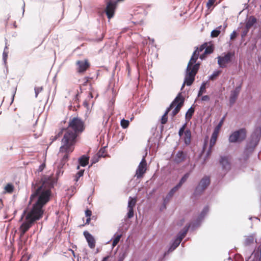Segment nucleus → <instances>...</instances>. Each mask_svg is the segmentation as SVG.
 <instances>
[{
    "instance_id": "62",
    "label": "nucleus",
    "mask_w": 261,
    "mask_h": 261,
    "mask_svg": "<svg viewBox=\"0 0 261 261\" xmlns=\"http://www.w3.org/2000/svg\"><path fill=\"white\" fill-rule=\"evenodd\" d=\"M206 146H207V142H206V141H204V143L203 144V147H202V151H204V150L205 149Z\"/></svg>"
},
{
    "instance_id": "46",
    "label": "nucleus",
    "mask_w": 261,
    "mask_h": 261,
    "mask_svg": "<svg viewBox=\"0 0 261 261\" xmlns=\"http://www.w3.org/2000/svg\"><path fill=\"white\" fill-rule=\"evenodd\" d=\"M134 208H128V212L127 213V217L128 219H130L134 217Z\"/></svg>"
},
{
    "instance_id": "51",
    "label": "nucleus",
    "mask_w": 261,
    "mask_h": 261,
    "mask_svg": "<svg viewBox=\"0 0 261 261\" xmlns=\"http://www.w3.org/2000/svg\"><path fill=\"white\" fill-rule=\"evenodd\" d=\"M216 0H208L206 4V6L208 9H210L214 4Z\"/></svg>"
},
{
    "instance_id": "26",
    "label": "nucleus",
    "mask_w": 261,
    "mask_h": 261,
    "mask_svg": "<svg viewBox=\"0 0 261 261\" xmlns=\"http://www.w3.org/2000/svg\"><path fill=\"white\" fill-rule=\"evenodd\" d=\"M195 110L192 107L188 109L185 115V118L188 121L190 120L193 115Z\"/></svg>"
},
{
    "instance_id": "18",
    "label": "nucleus",
    "mask_w": 261,
    "mask_h": 261,
    "mask_svg": "<svg viewBox=\"0 0 261 261\" xmlns=\"http://www.w3.org/2000/svg\"><path fill=\"white\" fill-rule=\"evenodd\" d=\"M256 22L257 19L253 16H250L246 19L245 28L250 30Z\"/></svg>"
},
{
    "instance_id": "23",
    "label": "nucleus",
    "mask_w": 261,
    "mask_h": 261,
    "mask_svg": "<svg viewBox=\"0 0 261 261\" xmlns=\"http://www.w3.org/2000/svg\"><path fill=\"white\" fill-rule=\"evenodd\" d=\"M146 171V167L144 166L139 165L136 170L135 176L137 178H141Z\"/></svg>"
},
{
    "instance_id": "20",
    "label": "nucleus",
    "mask_w": 261,
    "mask_h": 261,
    "mask_svg": "<svg viewBox=\"0 0 261 261\" xmlns=\"http://www.w3.org/2000/svg\"><path fill=\"white\" fill-rule=\"evenodd\" d=\"M190 226H185L182 230H180L175 238L178 239V240L182 241V239L185 237L188 231V229L190 228Z\"/></svg>"
},
{
    "instance_id": "27",
    "label": "nucleus",
    "mask_w": 261,
    "mask_h": 261,
    "mask_svg": "<svg viewBox=\"0 0 261 261\" xmlns=\"http://www.w3.org/2000/svg\"><path fill=\"white\" fill-rule=\"evenodd\" d=\"M222 28V26L220 25L217 27L216 29L213 30L211 33V36L212 38H215L219 36L221 33V29Z\"/></svg>"
},
{
    "instance_id": "64",
    "label": "nucleus",
    "mask_w": 261,
    "mask_h": 261,
    "mask_svg": "<svg viewBox=\"0 0 261 261\" xmlns=\"http://www.w3.org/2000/svg\"><path fill=\"white\" fill-rule=\"evenodd\" d=\"M110 256L109 255H107L102 259L101 261H107L108 259L109 258Z\"/></svg>"
},
{
    "instance_id": "1",
    "label": "nucleus",
    "mask_w": 261,
    "mask_h": 261,
    "mask_svg": "<svg viewBox=\"0 0 261 261\" xmlns=\"http://www.w3.org/2000/svg\"><path fill=\"white\" fill-rule=\"evenodd\" d=\"M45 184L34 189L30 196L29 203L35 201L32 210L25 216V221L19 227L20 238H21L32 224L39 220L43 214V207L50 200L49 189H44Z\"/></svg>"
},
{
    "instance_id": "59",
    "label": "nucleus",
    "mask_w": 261,
    "mask_h": 261,
    "mask_svg": "<svg viewBox=\"0 0 261 261\" xmlns=\"http://www.w3.org/2000/svg\"><path fill=\"white\" fill-rule=\"evenodd\" d=\"M92 215V212L91 210H89V209H87L86 211H85V215L86 217H90V216H91Z\"/></svg>"
},
{
    "instance_id": "33",
    "label": "nucleus",
    "mask_w": 261,
    "mask_h": 261,
    "mask_svg": "<svg viewBox=\"0 0 261 261\" xmlns=\"http://www.w3.org/2000/svg\"><path fill=\"white\" fill-rule=\"evenodd\" d=\"M208 206H205L200 214L198 216V218L201 219L202 220H203L205 216L207 214V213L208 212Z\"/></svg>"
},
{
    "instance_id": "30",
    "label": "nucleus",
    "mask_w": 261,
    "mask_h": 261,
    "mask_svg": "<svg viewBox=\"0 0 261 261\" xmlns=\"http://www.w3.org/2000/svg\"><path fill=\"white\" fill-rule=\"evenodd\" d=\"M179 95L176 96V97L175 98V99L173 100V101L170 104L169 107L166 109L164 114H166L167 115H168V114L169 112L170 111V110L171 109H172L175 106V105L178 102V99L179 98Z\"/></svg>"
},
{
    "instance_id": "45",
    "label": "nucleus",
    "mask_w": 261,
    "mask_h": 261,
    "mask_svg": "<svg viewBox=\"0 0 261 261\" xmlns=\"http://www.w3.org/2000/svg\"><path fill=\"white\" fill-rule=\"evenodd\" d=\"M5 190L9 193H11L14 190V187L11 184H8L5 187Z\"/></svg>"
},
{
    "instance_id": "4",
    "label": "nucleus",
    "mask_w": 261,
    "mask_h": 261,
    "mask_svg": "<svg viewBox=\"0 0 261 261\" xmlns=\"http://www.w3.org/2000/svg\"><path fill=\"white\" fill-rule=\"evenodd\" d=\"M260 138L261 126H256L247 141L243 153L245 160H247L253 152L255 148L258 145Z\"/></svg>"
},
{
    "instance_id": "42",
    "label": "nucleus",
    "mask_w": 261,
    "mask_h": 261,
    "mask_svg": "<svg viewBox=\"0 0 261 261\" xmlns=\"http://www.w3.org/2000/svg\"><path fill=\"white\" fill-rule=\"evenodd\" d=\"M6 49H7V46H6V47L4 49V50L3 51V60L5 64H6L7 59V57H8V52L6 51Z\"/></svg>"
},
{
    "instance_id": "7",
    "label": "nucleus",
    "mask_w": 261,
    "mask_h": 261,
    "mask_svg": "<svg viewBox=\"0 0 261 261\" xmlns=\"http://www.w3.org/2000/svg\"><path fill=\"white\" fill-rule=\"evenodd\" d=\"M247 130L245 128H241L234 131L229 137V141L230 143H241L246 138Z\"/></svg>"
},
{
    "instance_id": "47",
    "label": "nucleus",
    "mask_w": 261,
    "mask_h": 261,
    "mask_svg": "<svg viewBox=\"0 0 261 261\" xmlns=\"http://www.w3.org/2000/svg\"><path fill=\"white\" fill-rule=\"evenodd\" d=\"M126 256L127 254L126 252L120 253L117 261H123V260L125 259Z\"/></svg>"
},
{
    "instance_id": "53",
    "label": "nucleus",
    "mask_w": 261,
    "mask_h": 261,
    "mask_svg": "<svg viewBox=\"0 0 261 261\" xmlns=\"http://www.w3.org/2000/svg\"><path fill=\"white\" fill-rule=\"evenodd\" d=\"M45 167V164L44 163L41 164L39 166V167L38 169H37L36 172H37L38 173H39L40 172H41L43 170V169H44Z\"/></svg>"
},
{
    "instance_id": "9",
    "label": "nucleus",
    "mask_w": 261,
    "mask_h": 261,
    "mask_svg": "<svg viewBox=\"0 0 261 261\" xmlns=\"http://www.w3.org/2000/svg\"><path fill=\"white\" fill-rule=\"evenodd\" d=\"M234 53L228 51L227 53H224L223 56H219L217 57L218 64L221 68H225L226 64L231 62L232 58L234 56Z\"/></svg>"
},
{
    "instance_id": "25",
    "label": "nucleus",
    "mask_w": 261,
    "mask_h": 261,
    "mask_svg": "<svg viewBox=\"0 0 261 261\" xmlns=\"http://www.w3.org/2000/svg\"><path fill=\"white\" fill-rule=\"evenodd\" d=\"M191 174V171L186 173L180 179L179 182L175 186L178 189L182 186V185L187 181Z\"/></svg>"
},
{
    "instance_id": "11",
    "label": "nucleus",
    "mask_w": 261,
    "mask_h": 261,
    "mask_svg": "<svg viewBox=\"0 0 261 261\" xmlns=\"http://www.w3.org/2000/svg\"><path fill=\"white\" fill-rule=\"evenodd\" d=\"M242 87V85L237 86L233 90H232L230 92V95L229 97V102L230 106H232L236 102L238 95L240 92Z\"/></svg>"
},
{
    "instance_id": "44",
    "label": "nucleus",
    "mask_w": 261,
    "mask_h": 261,
    "mask_svg": "<svg viewBox=\"0 0 261 261\" xmlns=\"http://www.w3.org/2000/svg\"><path fill=\"white\" fill-rule=\"evenodd\" d=\"M214 49L212 46H205V50L204 51V54H211L213 52Z\"/></svg>"
},
{
    "instance_id": "50",
    "label": "nucleus",
    "mask_w": 261,
    "mask_h": 261,
    "mask_svg": "<svg viewBox=\"0 0 261 261\" xmlns=\"http://www.w3.org/2000/svg\"><path fill=\"white\" fill-rule=\"evenodd\" d=\"M168 120V117L166 114H164L161 118V123L162 124H165L166 123Z\"/></svg>"
},
{
    "instance_id": "6",
    "label": "nucleus",
    "mask_w": 261,
    "mask_h": 261,
    "mask_svg": "<svg viewBox=\"0 0 261 261\" xmlns=\"http://www.w3.org/2000/svg\"><path fill=\"white\" fill-rule=\"evenodd\" d=\"M62 145L60 147V153H64V154L63 155L60 164L62 165V167H63L68 160L69 154L73 151L75 143L69 141L68 143L66 145L65 142L63 141L62 139Z\"/></svg>"
},
{
    "instance_id": "48",
    "label": "nucleus",
    "mask_w": 261,
    "mask_h": 261,
    "mask_svg": "<svg viewBox=\"0 0 261 261\" xmlns=\"http://www.w3.org/2000/svg\"><path fill=\"white\" fill-rule=\"evenodd\" d=\"M63 130L60 131L58 134L55 135V136H51L50 138V140H51V143L53 142L54 141H56L59 137L62 134Z\"/></svg>"
},
{
    "instance_id": "19",
    "label": "nucleus",
    "mask_w": 261,
    "mask_h": 261,
    "mask_svg": "<svg viewBox=\"0 0 261 261\" xmlns=\"http://www.w3.org/2000/svg\"><path fill=\"white\" fill-rule=\"evenodd\" d=\"M179 189H178L175 186L173 187L168 193L166 195V197L164 198L165 199V203H168L170 199L172 198L175 193L178 191Z\"/></svg>"
},
{
    "instance_id": "24",
    "label": "nucleus",
    "mask_w": 261,
    "mask_h": 261,
    "mask_svg": "<svg viewBox=\"0 0 261 261\" xmlns=\"http://www.w3.org/2000/svg\"><path fill=\"white\" fill-rule=\"evenodd\" d=\"M202 221L203 220H202L201 219H200L197 217V218L196 219V220H195L193 222H192L190 224L186 225V226H190V228H191V229L192 230H194V229H195L196 228L198 227L200 225Z\"/></svg>"
},
{
    "instance_id": "39",
    "label": "nucleus",
    "mask_w": 261,
    "mask_h": 261,
    "mask_svg": "<svg viewBox=\"0 0 261 261\" xmlns=\"http://www.w3.org/2000/svg\"><path fill=\"white\" fill-rule=\"evenodd\" d=\"M100 157L97 154L94 155L91 159V164L90 165V166H89V167L90 166H91L93 164H94L96 163H97L99 159H100Z\"/></svg>"
},
{
    "instance_id": "56",
    "label": "nucleus",
    "mask_w": 261,
    "mask_h": 261,
    "mask_svg": "<svg viewBox=\"0 0 261 261\" xmlns=\"http://www.w3.org/2000/svg\"><path fill=\"white\" fill-rule=\"evenodd\" d=\"M146 161L145 159V156H143L141 162L140 163L139 165L144 166V167H146Z\"/></svg>"
},
{
    "instance_id": "38",
    "label": "nucleus",
    "mask_w": 261,
    "mask_h": 261,
    "mask_svg": "<svg viewBox=\"0 0 261 261\" xmlns=\"http://www.w3.org/2000/svg\"><path fill=\"white\" fill-rule=\"evenodd\" d=\"M225 118V115L224 116L221 118V119L220 120V121L218 123V124L217 125V126L215 128L214 130H215L216 132H219L220 128L221 127L222 125H223V122L224 121Z\"/></svg>"
},
{
    "instance_id": "34",
    "label": "nucleus",
    "mask_w": 261,
    "mask_h": 261,
    "mask_svg": "<svg viewBox=\"0 0 261 261\" xmlns=\"http://www.w3.org/2000/svg\"><path fill=\"white\" fill-rule=\"evenodd\" d=\"M205 87H206V83H205L204 82H202L198 92V95H197L198 97L201 96L202 94L203 93L205 92V91H206Z\"/></svg>"
},
{
    "instance_id": "41",
    "label": "nucleus",
    "mask_w": 261,
    "mask_h": 261,
    "mask_svg": "<svg viewBox=\"0 0 261 261\" xmlns=\"http://www.w3.org/2000/svg\"><path fill=\"white\" fill-rule=\"evenodd\" d=\"M187 125V122L184 123L182 126L179 128L178 131V135L179 137H181L185 134V128Z\"/></svg>"
},
{
    "instance_id": "63",
    "label": "nucleus",
    "mask_w": 261,
    "mask_h": 261,
    "mask_svg": "<svg viewBox=\"0 0 261 261\" xmlns=\"http://www.w3.org/2000/svg\"><path fill=\"white\" fill-rule=\"evenodd\" d=\"M25 214H26V211L25 210V211H23V213H22V214L21 215V217L20 218V221H22L23 220V218L25 216Z\"/></svg>"
},
{
    "instance_id": "36",
    "label": "nucleus",
    "mask_w": 261,
    "mask_h": 261,
    "mask_svg": "<svg viewBox=\"0 0 261 261\" xmlns=\"http://www.w3.org/2000/svg\"><path fill=\"white\" fill-rule=\"evenodd\" d=\"M136 203V199L135 198L129 197L128 201L127 208H133L135 206Z\"/></svg>"
},
{
    "instance_id": "14",
    "label": "nucleus",
    "mask_w": 261,
    "mask_h": 261,
    "mask_svg": "<svg viewBox=\"0 0 261 261\" xmlns=\"http://www.w3.org/2000/svg\"><path fill=\"white\" fill-rule=\"evenodd\" d=\"M77 66V72L79 73H83L89 67L90 64L87 60L77 61L76 62Z\"/></svg>"
},
{
    "instance_id": "58",
    "label": "nucleus",
    "mask_w": 261,
    "mask_h": 261,
    "mask_svg": "<svg viewBox=\"0 0 261 261\" xmlns=\"http://www.w3.org/2000/svg\"><path fill=\"white\" fill-rule=\"evenodd\" d=\"M201 100L202 101H209L210 97L208 95H204L201 97Z\"/></svg>"
},
{
    "instance_id": "54",
    "label": "nucleus",
    "mask_w": 261,
    "mask_h": 261,
    "mask_svg": "<svg viewBox=\"0 0 261 261\" xmlns=\"http://www.w3.org/2000/svg\"><path fill=\"white\" fill-rule=\"evenodd\" d=\"M43 89V88L42 87H38V88H35V96L36 97H37L39 93Z\"/></svg>"
},
{
    "instance_id": "13",
    "label": "nucleus",
    "mask_w": 261,
    "mask_h": 261,
    "mask_svg": "<svg viewBox=\"0 0 261 261\" xmlns=\"http://www.w3.org/2000/svg\"><path fill=\"white\" fill-rule=\"evenodd\" d=\"M181 243L180 241L178 240L176 238L172 240L170 246L168 247V250L165 251L163 254V257L167 255L169 253L173 251Z\"/></svg>"
},
{
    "instance_id": "8",
    "label": "nucleus",
    "mask_w": 261,
    "mask_h": 261,
    "mask_svg": "<svg viewBox=\"0 0 261 261\" xmlns=\"http://www.w3.org/2000/svg\"><path fill=\"white\" fill-rule=\"evenodd\" d=\"M210 183L211 179L210 176H204L195 187L193 195L194 196H200L205 190Z\"/></svg>"
},
{
    "instance_id": "5",
    "label": "nucleus",
    "mask_w": 261,
    "mask_h": 261,
    "mask_svg": "<svg viewBox=\"0 0 261 261\" xmlns=\"http://www.w3.org/2000/svg\"><path fill=\"white\" fill-rule=\"evenodd\" d=\"M62 165L59 164L58 168V170L56 172V175L57 177H54L52 176L49 175H43L41 178L40 181L38 183H32V193L34 191L35 189H37L38 187L41 186L44 183L45 184L43 188L46 189H49L50 195H51L50 189L54 187V185L57 183L58 180V177L60 176L61 175H62L63 173V171L62 170Z\"/></svg>"
},
{
    "instance_id": "15",
    "label": "nucleus",
    "mask_w": 261,
    "mask_h": 261,
    "mask_svg": "<svg viewBox=\"0 0 261 261\" xmlns=\"http://www.w3.org/2000/svg\"><path fill=\"white\" fill-rule=\"evenodd\" d=\"M219 163L223 170L227 171L230 169V164L227 156H221Z\"/></svg>"
},
{
    "instance_id": "57",
    "label": "nucleus",
    "mask_w": 261,
    "mask_h": 261,
    "mask_svg": "<svg viewBox=\"0 0 261 261\" xmlns=\"http://www.w3.org/2000/svg\"><path fill=\"white\" fill-rule=\"evenodd\" d=\"M237 36V33L236 31H233L232 33L231 34L230 36V39L231 40L234 39Z\"/></svg>"
},
{
    "instance_id": "29",
    "label": "nucleus",
    "mask_w": 261,
    "mask_h": 261,
    "mask_svg": "<svg viewBox=\"0 0 261 261\" xmlns=\"http://www.w3.org/2000/svg\"><path fill=\"white\" fill-rule=\"evenodd\" d=\"M179 95L176 96V97L175 98V99L173 100V101L170 104L169 107L166 109L164 114H166L167 115H168V114L169 112L170 111V110L171 109H172L175 106V105L178 102V99L179 98Z\"/></svg>"
},
{
    "instance_id": "61",
    "label": "nucleus",
    "mask_w": 261,
    "mask_h": 261,
    "mask_svg": "<svg viewBox=\"0 0 261 261\" xmlns=\"http://www.w3.org/2000/svg\"><path fill=\"white\" fill-rule=\"evenodd\" d=\"M168 203H165V199H163V204L160 208L161 211H162L164 209H166V205L168 204Z\"/></svg>"
},
{
    "instance_id": "55",
    "label": "nucleus",
    "mask_w": 261,
    "mask_h": 261,
    "mask_svg": "<svg viewBox=\"0 0 261 261\" xmlns=\"http://www.w3.org/2000/svg\"><path fill=\"white\" fill-rule=\"evenodd\" d=\"M188 77V76L187 74V71H186V75H185V80H184V83H183V84H182V85L181 86V90H182L184 88V87L185 86V85H187L188 86H190L191 85H189L187 84L188 81L186 80V79Z\"/></svg>"
},
{
    "instance_id": "2",
    "label": "nucleus",
    "mask_w": 261,
    "mask_h": 261,
    "mask_svg": "<svg viewBox=\"0 0 261 261\" xmlns=\"http://www.w3.org/2000/svg\"><path fill=\"white\" fill-rule=\"evenodd\" d=\"M84 129V122L79 117H73L70 120L68 127L65 129L63 138V141L65 142L66 145L68 143L69 141L76 143L78 135Z\"/></svg>"
},
{
    "instance_id": "32",
    "label": "nucleus",
    "mask_w": 261,
    "mask_h": 261,
    "mask_svg": "<svg viewBox=\"0 0 261 261\" xmlns=\"http://www.w3.org/2000/svg\"><path fill=\"white\" fill-rule=\"evenodd\" d=\"M122 237L121 234H118L115 233L113 237V240L112 242V246L114 247L116 246Z\"/></svg>"
},
{
    "instance_id": "16",
    "label": "nucleus",
    "mask_w": 261,
    "mask_h": 261,
    "mask_svg": "<svg viewBox=\"0 0 261 261\" xmlns=\"http://www.w3.org/2000/svg\"><path fill=\"white\" fill-rule=\"evenodd\" d=\"M83 234L88 242L89 247L92 249L94 248L95 246V241L93 236L87 231H84Z\"/></svg>"
},
{
    "instance_id": "37",
    "label": "nucleus",
    "mask_w": 261,
    "mask_h": 261,
    "mask_svg": "<svg viewBox=\"0 0 261 261\" xmlns=\"http://www.w3.org/2000/svg\"><path fill=\"white\" fill-rule=\"evenodd\" d=\"M85 172L84 169H82L79 170L75 174L74 177V180L77 182L79 181L80 178L83 176L84 173Z\"/></svg>"
},
{
    "instance_id": "21",
    "label": "nucleus",
    "mask_w": 261,
    "mask_h": 261,
    "mask_svg": "<svg viewBox=\"0 0 261 261\" xmlns=\"http://www.w3.org/2000/svg\"><path fill=\"white\" fill-rule=\"evenodd\" d=\"M89 156L86 155H83L78 159L79 165L82 167L86 166L89 163Z\"/></svg>"
},
{
    "instance_id": "12",
    "label": "nucleus",
    "mask_w": 261,
    "mask_h": 261,
    "mask_svg": "<svg viewBox=\"0 0 261 261\" xmlns=\"http://www.w3.org/2000/svg\"><path fill=\"white\" fill-rule=\"evenodd\" d=\"M177 95H179V97L178 99V102L175 105V108L172 112L171 115L172 117H174L178 113L181 107L183 106L185 101V98L180 93H179Z\"/></svg>"
},
{
    "instance_id": "52",
    "label": "nucleus",
    "mask_w": 261,
    "mask_h": 261,
    "mask_svg": "<svg viewBox=\"0 0 261 261\" xmlns=\"http://www.w3.org/2000/svg\"><path fill=\"white\" fill-rule=\"evenodd\" d=\"M249 30L246 29V28L244 27L241 33L242 38H244L247 35V34L249 32Z\"/></svg>"
},
{
    "instance_id": "3",
    "label": "nucleus",
    "mask_w": 261,
    "mask_h": 261,
    "mask_svg": "<svg viewBox=\"0 0 261 261\" xmlns=\"http://www.w3.org/2000/svg\"><path fill=\"white\" fill-rule=\"evenodd\" d=\"M198 49V47H196L186 68V71H187V74L188 76L186 80L188 81L187 84L189 85H192L194 82L195 75L200 67V64L196 63L199 56V51H197Z\"/></svg>"
},
{
    "instance_id": "28",
    "label": "nucleus",
    "mask_w": 261,
    "mask_h": 261,
    "mask_svg": "<svg viewBox=\"0 0 261 261\" xmlns=\"http://www.w3.org/2000/svg\"><path fill=\"white\" fill-rule=\"evenodd\" d=\"M254 240V235L253 234H251V235L247 237V238L245 240L244 245L245 246H248L253 243Z\"/></svg>"
},
{
    "instance_id": "10",
    "label": "nucleus",
    "mask_w": 261,
    "mask_h": 261,
    "mask_svg": "<svg viewBox=\"0 0 261 261\" xmlns=\"http://www.w3.org/2000/svg\"><path fill=\"white\" fill-rule=\"evenodd\" d=\"M118 2V0H116L115 1H110L107 3L105 12L109 19H111L114 16L116 5Z\"/></svg>"
},
{
    "instance_id": "40",
    "label": "nucleus",
    "mask_w": 261,
    "mask_h": 261,
    "mask_svg": "<svg viewBox=\"0 0 261 261\" xmlns=\"http://www.w3.org/2000/svg\"><path fill=\"white\" fill-rule=\"evenodd\" d=\"M129 124V122L127 120L123 119L121 120L120 125L123 128H126Z\"/></svg>"
},
{
    "instance_id": "60",
    "label": "nucleus",
    "mask_w": 261,
    "mask_h": 261,
    "mask_svg": "<svg viewBox=\"0 0 261 261\" xmlns=\"http://www.w3.org/2000/svg\"><path fill=\"white\" fill-rule=\"evenodd\" d=\"M206 43L202 44L199 48L198 49L197 51H199V53L202 51H203L205 48Z\"/></svg>"
},
{
    "instance_id": "22",
    "label": "nucleus",
    "mask_w": 261,
    "mask_h": 261,
    "mask_svg": "<svg viewBox=\"0 0 261 261\" xmlns=\"http://www.w3.org/2000/svg\"><path fill=\"white\" fill-rule=\"evenodd\" d=\"M184 141L186 145H189L191 141V132L189 129L185 130L184 136Z\"/></svg>"
},
{
    "instance_id": "31",
    "label": "nucleus",
    "mask_w": 261,
    "mask_h": 261,
    "mask_svg": "<svg viewBox=\"0 0 261 261\" xmlns=\"http://www.w3.org/2000/svg\"><path fill=\"white\" fill-rule=\"evenodd\" d=\"M218 134V132L214 130L210 141V145H211V147H213L215 145L217 138Z\"/></svg>"
},
{
    "instance_id": "35",
    "label": "nucleus",
    "mask_w": 261,
    "mask_h": 261,
    "mask_svg": "<svg viewBox=\"0 0 261 261\" xmlns=\"http://www.w3.org/2000/svg\"><path fill=\"white\" fill-rule=\"evenodd\" d=\"M221 70H215L213 73L209 76V80L211 81L215 80L218 76L221 74Z\"/></svg>"
},
{
    "instance_id": "49",
    "label": "nucleus",
    "mask_w": 261,
    "mask_h": 261,
    "mask_svg": "<svg viewBox=\"0 0 261 261\" xmlns=\"http://www.w3.org/2000/svg\"><path fill=\"white\" fill-rule=\"evenodd\" d=\"M105 150V147L100 148V150L97 152V154L99 155L100 158L105 157V155H104Z\"/></svg>"
},
{
    "instance_id": "17",
    "label": "nucleus",
    "mask_w": 261,
    "mask_h": 261,
    "mask_svg": "<svg viewBox=\"0 0 261 261\" xmlns=\"http://www.w3.org/2000/svg\"><path fill=\"white\" fill-rule=\"evenodd\" d=\"M187 157V154L182 150H178L175 156L174 161L176 164H179L184 162Z\"/></svg>"
},
{
    "instance_id": "43",
    "label": "nucleus",
    "mask_w": 261,
    "mask_h": 261,
    "mask_svg": "<svg viewBox=\"0 0 261 261\" xmlns=\"http://www.w3.org/2000/svg\"><path fill=\"white\" fill-rule=\"evenodd\" d=\"M213 147H211V145H209L208 149L207 151H206V154L205 156L204 157V161H205L207 158L210 156L211 154V153L212 152V148Z\"/></svg>"
}]
</instances>
